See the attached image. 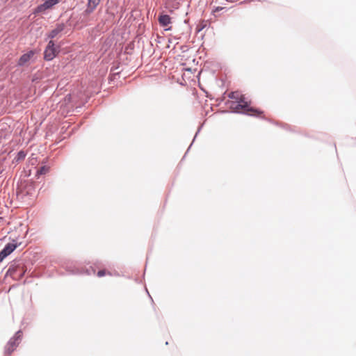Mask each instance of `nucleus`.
Returning a JSON list of instances; mask_svg holds the SVG:
<instances>
[{
  "instance_id": "obj_8",
  "label": "nucleus",
  "mask_w": 356,
  "mask_h": 356,
  "mask_svg": "<svg viewBox=\"0 0 356 356\" xmlns=\"http://www.w3.org/2000/svg\"><path fill=\"white\" fill-rule=\"evenodd\" d=\"M65 29L64 24H57L56 27L53 29L49 34V38H56L60 33H61Z\"/></svg>"
},
{
  "instance_id": "obj_4",
  "label": "nucleus",
  "mask_w": 356,
  "mask_h": 356,
  "mask_svg": "<svg viewBox=\"0 0 356 356\" xmlns=\"http://www.w3.org/2000/svg\"><path fill=\"white\" fill-rule=\"evenodd\" d=\"M17 243L15 241H13L12 243H8L0 252V262L2 261L11 252H13L17 247Z\"/></svg>"
},
{
  "instance_id": "obj_9",
  "label": "nucleus",
  "mask_w": 356,
  "mask_h": 356,
  "mask_svg": "<svg viewBox=\"0 0 356 356\" xmlns=\"http://www.w3.org/2000/svg\"><path fill=\"white\" fill-rule=\"evenodd\" d=\"M159 22L162 26H167L171 23V18L168 15H161L159 17Z\"/></svg>"
},
{
  "instance_id": "obj_7",
  "label": "nucleus",
  "mask_w": 356,
  "mask_h": 356,
  "mask_svg": "<svg viewBox=\"0 0 356 356\" xmlns=\"http://www.w3.org/2000/svg\"><path fill=\"white\" fill-rule=\"evenodd\" d=\"M100 0H88L87 8L85 10V13L88 15L97 8L99 5Z\"/></svg>"
},
{
  "instance_id": "obj_1",
  "label": "nucleus",
  "mask_w": 356,
  "mask_h": 356,
  "mask_svg": "<svg viewBox=\"0 0 356 356\" xmlns=\"http://www.w3.org/2000/svg\"><path fill=\"white\" fill-rule=\"evenodd\" d=\"M230 108L235 112H242L253 116H261L263 111L250 107L249 103L245 100L244 95H241L237 102H232Z\"/></svg>"
},
{
  "instance_id": "obj_11",
  "label": "nucleus",
  "mask_w": 356,
  "mask_h": 356,
  "mask_svg": "<svg viewBox=\"0 0 356 356\" xmlns=\"http://www.w3.org/2000/svg\"><path fill=\"white\" fill-rule=\"evenodd\" d=\"M49 171V168L44 165V166H42L40 167L38 170H37V173H36V176L37 177H39L40 175H45L46 173H47Z\"/></svg>"
},
{
  "instance_id": "obj_6",
  "label": "nucleus",
  "mask_w": 356,
  "mask_h": 356,
  "mask_svg": "<svg viewBox=\"0 0 356 356\" xmlns=\"http://www.w3.org/2000/svg\"><path fill=\"white\" fill-rule=\"evenodd\" d=\"M35 52L33 51H30L28 53L23 54L18 60V65L20 66L24 65L31 60Z\"/></svg>"
},
{
  "instance_id": "obj_12",
  "label": "nucleus",
  "mask_w": 356,
  "mask_h": 356,
  "mask_svg": "<svg viewBox=\"0 0 356 356\" xmlns=\"http://www.w3.org/2000/svg\"><path fill=\"white\" fill-rule=\"evenodd\" d=\"M242 95L241 93H239L237 91H235V92H232L229 94L228 97L230 98V99H235L236 102H237L239 99H240V97Z\"/></svg>"
},
{
  "instance_id": "obj_3",
  "label": "nucleus",
  "mask_w": 356,
  "mask_h": 356,
  "mask_svg": "<svg viewBox=\"0 0 356 356\" xmlns=\"http://www.w3.org/2000/svg\"><path fill=\"white\" fill-rule=\"evenodd\" d=\"M60 0H44L42 4L39 5L35 10V13H44L45 10L52 8L58 3Z\"/></svg>"
},
{
  "instance_id": "obj_5",
  "label": "nucleus",
  "mask_w": 356,
  "mask_h": 356,
  "mask_svg": "<svg viewBox=\"0 0 356 356\" xmlns=\"http://www.w3.org/2000/svg\"><path fill=\"white\" fill-rule=\"evenodd\" d=\"M14 279H20L24 275L25 270L23 266L10 267L8 271Z\"/></svg>"
},
{
  "instance_id": "obj_14",
  "label": "nucleus",
  "mask_w": 356,
  "mask_h": 356,
  "mask_svg": "<svg viewBox=\"0 0 356 356\" xmlns=\"http://www.w3.org/2000/svg\"><path fill=\"white\" fill-rule=\"evenodd\" d=\"M25 156H26V154L24 153V152H19L18 153V158L19 159H23L25 158Z\"/></svg>"
},
{
  "instance_id": "obj_2",
  "label": "nucleus",
  "mask_w": 356,
  "mask_h": 356,
  "mask_svg": "<svg viewBox=\"0 0 356 356\" xmlns=\"http://www.w3.org/2000/svg\"><path fill=\"white\" fill-rule=\"evenodd\" d=\"M58 53V50L55 47L54 42L50 40L44 50V58L46 60H51L56 57Z\"/></svg>"
},
{
  "instance_id": "obj_13",
  "label": "nucleus",
  "mask_w": 356,
  "mask_h": 356,
  "mask_svg": "<svg viewBox=\"0 0 356 356\" xmlns=\"http://www.w3.org/2000/svg\"><path fill=\"white\" fill-rule=\"evenodd\" d=\"M107 274L106 271L105 270H99L97 272V276L98 277H102V276H104Z\"/></svg>"
},
{
  "instance_id": "obj_10",
  "label": "nucleus",
  "mask_w": 356,
  "mask_h": 356,
  "mask_svg": "<svg viewBox=\"0 0 356 356\" xmlns=\"http://www.w3.org/2000/svg\"><path fill=\"white\" fill-rule=\"evenodd\" d=\"M17 339H11L6 345V352L10 354L17 346Z\"/></svg>"
}]
</instances>
